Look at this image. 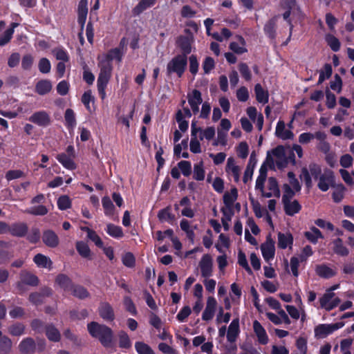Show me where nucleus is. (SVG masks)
Instances as JSON below:
<instances>
[{"instance_id": "nucleus-16", "label": "nucleus", "mask_w": 354, "mask_h": 354, "mask_svg": "<svg viewBox=\"0 0 354 354\" xmlns=\"http://www.w3.org/2000/svg\"><path fill=\"white\" fill-rule=\"evenodd\" d=\"M275 136L282 140L292 139L294 134L291 130L286 127L283 120H279L275 129Z\"/></svg>"}, {"instance_id": "nucleus-37", "label": "nucleus", "mask_w": 354, "mask_h": 354, "mask_svg": "<svg viewBox=\"0 0 354 354\" xmlns=\"http://www.w3.org/2000/svg\"><path fill=\"white\" fill-rule=\"evenodd\" d=\"M178 45L183 52V55L187 56L192 51V39L188 37H180L178 39Z\"/></svg>"}, {"instance_id": "nucleus-26", "label": "nucleus", "mask_w": 354, "mask_h": 354, "mask_svg": "<svg viewBox=\"0 0 354 354\" xmlns=\"http://www.w3.org/2000/svg\"><path fill=\"white\" fill-rule=\"evenodd\" d=\"M99 313L104 320L112 321L114 319L113 310L108 303L101 304L99 308Z\"/></svg>"}, {"instance_id": "nucleus-6", "label": "nucleus", "mask_w": 354, "mask_h": 354, "mask_svg": "<svg viewBox=\"0 0 354 354\" xmlns=\"http://www.w3.org/2000/svg\"><path fill=\"white\" fill-rule=\"evenodd\" d=\"M316 180H317L318 188L322 192H326L334 184L333 171L328 169H324Z\"/></svg>"}, {"instance_id": "nucleus-10", "label": "nucleus", "mask_w": 354, "mask_h": 354, "mask_svg": "<svg viewBox=\"0 0 354 354\" xmlns=\"http://www.w3.org/2000/svg\"><path fill=\"white\" fill-rule=\"evenodd\" d=\"M225 171L227 176L232 178L235 182L239 181L241 168L237 165L234 158L230 157L227 158Z\"/></svg>"}, {"instance_id": "nucleus-42", "label": "nucleus", "mask_w": 354, "mask_h": 354, "mask_svg": "<svg viewBox=\"0 0 354 354\" xmlns=\"http://www.w3.org/2000/svg\"><path fill=\"white\" fill-rule=\"evenodd\" d=\"M76 249L78 252V253L84 258H88L89 259L91 257V250L88 247V245L83 242V241H78L76 243Z\"/></svg>"}, {"instance_id": "nucleus-19", "label": "nucleus", "mask_w": 354, "mask_h": 354, "mask_svg": "<svg viewBox=\"0 0 354 354\" xmlns=\"http://www.w3.org/2000/svg\"><path fill=\"white\" fill-rule=\"evenodd\" d=\"M28 120L39 126H47L50 122L48 115L44 111L35 112Z\"/></svg>"}, {"instance_id": "nucleus-59", "label": "nucleus", "mask_w": 354, "mask_h": 354, "mask_svg": "<svg viewBox=\"0 0 354 354\" xmlns=\"http://www.w3.org/2000/svg\"><path fill=\"white\" fill-rule=\"evenodd\" d=\"M238 263L247 271L248 274H252V271L248 263L245 254L241 251L238 254Z\"/></svg>"}, {"instance_id": "nucleus-25", "label": "nucleus", "mask_w": 354, "mask_h": 354, "mask_svg": "<svg viewBox=\"0 0 354 354\" xmlns=\"http://www.w3.org/2000/svg\"><path fill=\"white\" fill-rule=\"evenodd\" d=\"M53 88L52 83L48 80H41L37 82L35 85V92L40 95H44L48 93Z\"/></svg>"}, {"instance_id": "nucleus-46", "label": "nucleus", "mask_w": 354, "mask_h": 354, "mask_svg": "<svg viewBox=\"0 0 354 354\" xmlns=\"http://www.w3.org/2000/svg\"><path fill=\"white\" fill-rule=\"evenodd\" d=\"M306 237L312 243H317L318 239L322 238V234L319 230L313 227L310 231L305 233Z\"/></svg>"}, {"instance_id": "nucleus-20", "label": "nucleus", "mask_w": 354, "mask_h": 354, "mask_svg": "<svg viewBox=\"0 0 354 354\" xmlns=\"http://www.w3.org/2000/svg\"><path fill=\"white\" fill-rule=\"evenodd\" d=\"M315 272L318 276L326 279L331 278L337 274L336 269L326 264L317 265L315 268Z\"/></svg>"}, {"instance_id": "nucleus-54", "label": "nucleus", "mask_w": 354, "mask_h": 354, "mask_svg": "<svg viewBox=\"0 0 354 354\" xmlns=\"http://www.w3.org/2000/svg\"><path fill=\"white\" fill-rule=\"evenodd\" d=\"M204 129L198 127L196 122L193 121L191 124V136H196L199 140L205 139L203 137Z\"/></svg>"}, {"instance_id": "nucleus-40", "label": "nucleus", "mask_w": 354, "mask_h": 354, "mask_svg": "<svg viewBox=\"0 0 354 354\" xmlns=\"http://www.w3.org/2000/svg\"><path fill=\"white\" fill-rule=\"evenodd\" d=\"M205 171L203 161L194 165L193 177L195 180L198 181L203 180L205 178Z\"/></svg>"}, {"instance_id": "nucleus-27", "label": "nucleus", "mask_w": 354, "mask_h": 354, "mask_svg": "<svg viewBox=\"0 0 354 354\" xmlns=\"http://www.w3.org/2000/svg\"><path fill=\"white\" fill-rule=\"evenodd\" d=\"M19 351L26 354H30L35 351V344L32 338L24 339L19 345Z\"/></svg>"}, {"instance_id": "nucleus-62", "label": "nucleus", "mask_w": 354, "mask_h": 354, "mask_svg": "<svg viewBox=\"0 0 354 354\" xmlns=\"http://www.w3.org/2000/svg\"><path fill=\"white\" fill-rule=\"evenodd\" d=\"M71 205V201L67 196H62L57 200V206L62 210L69 208Z\"/></svg>"}, {"instance_id": "nucleus-39", "label": "nucleus", "mask_w": 354, "mask_h": 354, "mask_svg": "<svg viewBox=\"0 0 354 354\" xmlns=\"http://www.w3.org/2000/svg\"><path fill=\"white\" fill-rule=\"evenodd\" d=\"M238 196V191L236 188H232L230 192H227L223 195V203L225 205L234 206V202Z\"/></svg>"}, {"instance_id": "nucleus-13", "label": "nucleus", "mask_w": 354, "mask_h": 354, "mask_svg": "<svg viewBox=\"0 0 354 354\" xmlns=\"http://www.w3.org/2000/svg\"><path fill=\"white\" fill-rule=\"evenodd\" d=\"M252 328L255 335L257 337L258 342L260 344L266 345L269 342L268 335L266 329L257 320H254L252 323Z\"/></svg>"}, {"instance_id": "nucleus-43", "label": "nucleus", "mask_w": 354, "mask_h": 354, "mask_svg": "<svg viewBox=\"0 0 354 354\" xmlns=\"http://www.w3.org/2000/svg\"><path fill=\"white\" fill-rule=\"evenodd\" d=\"M8 232L13 236H23L27 232V227L24 224L14 225L11 227H9Z\"/></svg>"}, {"instance_id": "nucleus-15", "label": "nucleus", "mask_w": 354, "mask_h": 354, "mask_svg": "<svg viewBox=\"0 0 354 354\" xmlns=\"http://www.w3.org/2000/svg\"><path fill=\"white\" fill-rule=\"evenodd\" d=\"M37 282L38 279L35 275L30 272H22L21 273V280L17 283V286L19 291L24 292L25 291L24 288V284L35 286L37 284Z\"/></svg>"}, {"instance_id": "nucleus-5", "label": "nucleus", "mask_w": 354, "mask_h": 354, "mask_svg": "<svg viewBox=\"0 0 354 354\" xmlns=\"http://www.w3.org/2000/svg\"><path fill=\"white\" fill-rule=\"evenodd\" d=\"M341 300L335 296L334 292H325V293L319 299V307L327 311H330L337 307Z\"/></svg>"}, {"instance_id": "nucleus-2", "label": "nucleus", "mask_w": 354, "mask_h": 354, "mask_svg": "<svg viewBox=\"0 0 354 354\" xmlns=\"http://www.w3.org/2000/svg\"><path fill=\"white\" fill-rule=\"evenodd\" d=\"M87 328L90 335L97 338L104 346L111 345L113 333L110 328L94 322L88 324Z\"/></svg>"}, {"instance_id": "nucleus-29", "label": "nucleus", "mask_w": 354, "mask_h": 354, "mask_svg": "<svg viewBox=\"0 0 354 354\" xmlns=\"http://www.w3.org/2000/svg\"><path fill=\"white\" fill-rule=\"evenodd\" d=\"M42 239L46 245L52 248L56 247L59 243L57 236L51 230L44 232Z\"/></svg>"}, {"instance_id": "nucleus-32", "label": "nucleus", "mask_w": 354, "mask_h": 354, "mask_svg": "<svg viewBox=\"0 0 354 354\" xmlns=\"http://www.w3.org/2000/svg\"><path fill=\"white\" fill-rule=\"evenodd\" d=\"M333 251L338 255L347 256L349 254L348 249L344 246L341 239L338 238L333 241Z\"/></svg>"}, {"instance_id": "nucleus-38", "label": "nucleus", "mask_w": 354, "mask_h": 354, "mask_svg": "<svg viewBox=\"0 0 354 354\" xmlns=\"http://www.w3.org/2000/svg\"><path fill=\"white\" fill-rule=\"evenodd\" d=\"M106 232L109 236L115 239L122 238L124 235L122 230L120 227L111 223L106 225Z\"/></svg>"}, {"instance_id": "nucleus-30", "label": "nucleus", "mask_w": 354, "mask_h": 354, "mask_svg": "<svg viewBox=\"0 0 354 354\" xmlns=\"http://www.w3.org/2000/svg\"><path fill=\"white\" fill-rule=\"evenodd\" d=\"M283 203L284 205L285 212L288 215L292 216L298 213L301 209V205L295 200H290L283 202Z\"/></svg>"}, {"instance_id": "nucleus-55", "label": "nucleus", "mask_w": 354, "mask_h": 354, "mask_svg": "<svg viewBox=\"0 0 354 354\" xmlns=\"http://www.w3.org/2000/svg\"><path fill=\"white\" fill-rule=\"evenodd\" d=\"M135 348L138 354H154L152 349L143 342H136L135 344Z\"/></svg>"}, {"instance_id": "nucleus-34", "label": "nucleus", "mask_w": 354, "mask_h": 354, "mask_svg": "<svg viewBox=\"0 0 354 354\" xmlns=\"http://www.w3.org/2000/svg\"><path fill=\"white\" fill-rule=\"evenodd\" d=\"M33 261L35 264L40 268H50L52 265L51 260L46 256L41 254H37L35 255Z\"/></svg>"}, {"instance_id": "nucleus-56", "label": "nucleus", "mask_w": 354, "mask_h": 354, "mask_svg": "<svg viewBox=\"0 0 354 354\" xmlns=\"http://www.w3.org/2000/svg\"><path fill=\"white\" fill-rule=\"evenodd\" d=\"M178 169L185 176H188L192 173L191 162L187 160H182L178 163Z\"/></svg>"}, {"instance_id": "nucleus-23", "label": "nucleus", "mask_w": 354, "mask_h": 354, "mask_svg": "<svg viewBox=\"0 0 354 354\" xmlns=\"http://www.w3.org/2000/svg\"><path fill=\"white\" fill-rule=\"evenodd\" d=\"M278 247L281 249H286L289 248L291 249L292 243H293V237L292 234L289 232L278 233Z\"/></svg>"}, {"instance_id": "nucleus-31", "label": "nucleus", "mask_w": 354, "mask_h": 354, "mask_svg": "<svg viewBox=\"0 0 354 354\" xmlns=\"http://www.w3.org/2000/svg\"><path fill=\"white\" fill-rule=\"evenodd\" d=\"M254 93L257 100L261 104H266L268 102L269 94L267 90L263 88L260 84L254 86Z\"/></svg>"}, {"instance_id": "nucleus-7", "label": "nucleus", "mask_w": 354, "mask_h": 354, "mask_svg": "<svg viewBox=\"0 0 354 354\" xmlns=\"http://www.w3.org/2000/svg\"><path fill=\"white\" fill-rule=\"evenodd\" d=\"M343 326L344 323L342 322L330 324H319L315 328V336L317 338H325L334 331L342 328Z\"/></svg>"}, {"instance_id": "nucleus-60", "label": "nucleus", "mask_w": 354, "mask_h": 354, "mask_svg": "<svg viewBox=\"0 0 354 354\" xmlns=\"http://www.w3.org/2000/svg\"><path fill=\"white\" fill-rule=\"evenodd\" d=\"M38 68L41 73H48L51 69L50 61L46 58H41L38 63Z\"/></svg>"}, {"instance_id": "nucleus-35", "label": "nucleus", "mask_w": 354, "mask_h": 354, "mask_svg": "<svg viewBox=\"0 0 354 354\" xmlns=\"http://www.w3.org/2000/svg\"><path fill=\"white\" fill-rule=\"evenodd\" d=\"M267 176V167L266 165H262L259 169V174L256 180L255 188L260 191L264 187L263 185Z\"/></svg>"}, {"instance_id": "nucleus-8", "label": "nucleus", "mask_w": 354, "mask_h": 354, "mask_svg": "<svg viewBox=\"0 0 354 354\" xmlns=\"http://www.w3.org/2000/svg\"><path fill=\"white\" fill-rule=\"evenodd\" d=\"M261 192L262 196L266 198H279L280 191L276 179L272 177L269 178L266 187H263Z\"/></svg>"}, {"instance_id": "nucleus-22", "label": "nucleus", "mask_w": 354, "mask_h": 354, "mask_svg": "<svg viewBox=\"0 0 354 354\" xmlns=\"http://www.w3.org/2000/svg\"><path fill=\"white\" fill-rule=\"evenodd\" d=\"M11 243L0 241V263H3L13 257L10 251Z\"/></svg>"}, {"instance_id": "nucleus-57", "label": "nucleus", "mask_w": 354, "mask_h": 354, "mask_svg": "<svg viewBox=\"0 0 354 354\" xmlns=\"http://www.w3.org/2000/svg\"><path fill=\"white\" fill-rule=\"evenodd\" d=\"M283 194L282 196V201H288L292 198L294 196L295 192L297 191H295L294 189L291 188L289 185L284 184L283 187Z\"/></svg>"}, {"instance_id": "nucleus-28", "label": "nucleus", "mask_w": 354, "mask_h": 354, "mask_svg": "<svg viewBox=\"0 0 354 354\" xmlns=\"http://www.w3.org/2000/svg\"><path fill=\"white\" fill-rule=\"evenodd\" d=\"M156 3V0H140L133 8L132 12L134 15H139L147 9L152 7Z\"/></svg>"}, {"instance_id": "nucleus-11", "label": "nucleus", "mask_w": 354, "mask_h": 354, "mask_svg": "<svg viewBox=\"0 0 354 354\" xmlns=\"http://www.w3.org/2000/svg\"><path fill=\"white\" fill-rule=\"evenodd\" d=\"M261 250L264 260L269 262L272 260L274 257V242L270 238H267L266 241L261 245Z\"/></svg>"}, {"instance_id": "nucleus-53", "label": "nucleus", "mask_w": 354, "mask_h": 354, "mask_svg": "<svg viewBox=\"0 0 354 354\" xmlns=\"http://www.w3.org/2000/svg\"><path fill=\"white\" fill-rule=\"evenodd\" d=\"M82 102L86 106V109L89 111H92V107L91 104H93L94 102V97L91 95V92L90 91H86L82 97Z\"/></svg>"}, {"instance_id": "nucleus-1", "label": "nucleus", "mask_w": 354, "mask_h": 354, "mask_svg": "<svg viewBox=\"0 0 354 354\" xmlns=\"http://www.w3.org/2000/svg\"><path fill=\"white\" fill-rule=\"evenodd\" d=\"M267 161L280 169L286 167L289 162L295 163L294 154L283 146H278L273 149L268 155Z\"/></svg>"}, {"instance_id": "nucleus-63", "label": "nucleus", "mask_w": 354, "mask_h": 354, "mask_svg": "<svg viewBox=\"0 0 354 354\" xmlns=\"http://www.w3.org/2000/svg\"><path fill=\"white\" fill-rule=\"evenodd\" d=\"M53 53L57 59L62 62H67L68 60V53L65 50L61 48H57L53 50Z\"/></svg>"}, {"instance_id": "nucleus-4", "label": "nucleus", "mask_w": 354, "mask_h": 354, "mask_svg": "<svg viewBox=\"0 0 354 354\" xmlns=\"http://www.w3.org/2000/svg\"><path fill=\"white\" fill-rule=\"evenodd\" d=\"M187 64V56L178 55L174 57L167 66V73L171 74L175 73L178 77H181L186 68Z\"/></svg>"}, {"instance_id": "nucleus-64", "label": "nucleus", "mask_w": 354, "mask_h": 354, "mask_svg": "<svg viewBox=\"0 0 354 354\" xmlns=\"http://www.w3.org/2000/svg\"><path fill=\"white\" fill-rule=\"evenodd\" d=\"M190 151L194 153L201 152L200 140L196 136H191L190 140Z\"/></svg>"}, {"instance_id": "nucleus-21", "label": "nucleus", "mask_w": 354, "mask_h": 354, "mask_svg": "<svg viewBox=\"0 0 354 354\" xmlns=\"http://www.w3.org/2000/svg\"><path fill=\"white\" fill-rule=\"evenodd\" d=\"M240 333L239 329V319L238 318L234 319L230 323L227 333V339L230 342H234L236 341L239 334Z\"/></svg>"}, {"instance_id": "nucleus-49", "label": "nucleus", "mask_w": 354, "mask_h": 354, "mask_svg": "<svg viewBox=\"0 0 354 354\" xmlns=\"http://www.w3.org/2000/svg\"><path fill=\"white\" fill-rule=\"evenodd\" d=\"M12 347L11 340L6 336H2L0 338V352L8 353Z\"/></svg>"}, {"instance_id": "nucleus-51", "label": "nucleus", "mask_w": 354, "mask_h": 354, "mask_svg": "<svg viewBox=\"0 0 354 354\" xmlns=\"http://www.w3.org/2000/svg\"><path fill=\"white\" fill-rule=\"evenodd\" d=\"M346 188L344 185H339L333 193V199L335 203H339L344 198Z\"/></svg>"}, {"instance_id": "nucleus-48", "label": "nucleus", "mask_w": 354, "mask_h": 354, "mask_svg": "<svg viewBox=\"0 0 354 354\" xmlns=\"http://www.w3.org/2000/svg\"><path fill=\"white\" fill-rule=\"evenodd\" d=\"M46 336L50 341L58 342L60 339L59 332L57 328L52 326H48L46 328Z\"/></svg>"}, {"instance_id": "nucleus-44", "label": "nucleus", "mask_w": 354, "mask_h": 354, "mask_svg": "<svg viewBox=\"0 0 354 354\" xmlns=\"http://www.w3.org/2000/svg\"><path fill=\"white\" fill-rule=\"evenodd\" d=\"M25 326L23 324L15 323L8 328V333L12 336H21L24 334Z\"/></svg>"}, {"instance_id": "nucleus-36", "label": "nucleus", "mask_w": 354, "mask_h": 354, "mask_svg": "<svg viewBox=\"0 0 354 354\" xmlns=\"http://www.w3.org/2000/svg\"><path fill=\"white\" fill-rule=\"evenodd\" d=\"M230 245V239L228 236L223 234H221L218 236V243L215 247L217 250L222 254L225 253V249L228 248Z\"/></svg>"}, {"instance_id": "nucleus-3", "label": "nucleus", "mask_w": 354, "mask_h": 354, "mask_svg": "<svg viewBox=\"0 0 354 354\" xmlns=\"http://www.w3.org/2000/svg\"><path fill=\"white\" fill-rule=\"evenodd\" d=\"M99 67L100 71L97 81V89L100 97L104 99L106 96L105 88L111 75L112 66L107 59H100Z\"/></svg>"}, {"instance_id": "nucleus-58", "label": "nucleus", "mask_w": 354, "mask_h": 354, "mask_svg": "<svg viewBox=\"0 0 354 354\" xmlns=\"http://www.w3.org/2000/svg\"><path fill=\"white\" fill-rule=\"evenodd\" d=\"M122 261L125 266L128 268H133L135 266L136 259L132 253L126 252L122 257Z\"/></svg>"}, {"instance_id": "nucleus-33", "label": "nucleus", "mask_w": 354, "mask_h": 354, "mask_svg": "<svg viewBox=\"0 0 354 354\" xmlns=\"http://www.w3.org/2000/svg\"><path fill=\"white\" fill-rule=\"evenodd\" d=\"M238 38V42H232L230 45V49L237 53V54H242L243 53H245L247 51V49L245 48V40L242 37H237Z\"/></svg>"}, {"instance_id": "nucleus-41", "label": "nucleus", "mask_w": 354, "mask_h": 354, "mask_svg": "<svg viewBox=\"0 0 354 354\" xmlns=\"http://www.w3.org/2000/svg\"><path fill=\"white\" fill-rule=\"evenodd\" d=\"M64 118L66 126L72 131H73L76 126V120L74 111L71 109H66Z\"/></svg>"}, {"instance_id": "nucleus-61", "label": "nucleus", "mask_w": 354, "mask_h": 354, "mask_svg": "<svg viewBox=\"0 0 354 354\" xmlns=\"http://www.w3.org/2000/svg\"><path fill=\"white\" fill-rule=\"evenodd\" d=\"M332 74V67L330 64H326L323 70L319 73L318 83H322L326 79L330 77Z\"/></svg>"}, {"instance_id": "nucleus-50", "label": "nucleus", "mask_w": 354, "mask_h": 354, "mask_svg": "<svg viewBox=\"0 0 354 354\" xmlns=\"http://www.w3.org/2000/svg\"><path fill=\"white\" fill-rule=\"evenodd\" d=\"M122 57V54L118 48H115L111 50L107 55H102L100 57V59H107L110 62L113 59H116L118 61H120Z\"/></svg>"}, {"instance_id": "nucleus-12", "label": "nucleus", "mask_w": 354, "mask_h": 354, "mask_svg": "<svg viewBox=\"0 0 354 354\" xmlns=\"http://www.w3.org/2000/svg\"><path fill=\"white\" fill-rule=\"evenodd\" d=\"M187 100L192 112L194 114L198 113L199 106L203 102L201 92L196 89L193 90L188 93Z\"/></svg>"}, {"instance_id": "nucleus-18", "label": "nucleus", "mask_w": 354, "mask_h": 354, "mask_svg": "<svg viewBox=\"0 0 354 354\" xmlns=\"http://www.w3.org/2000/svg\"><path fill=\"white\" fill-rule=\"evenodd\" d=\"M88 14V0H80L77 6V21L83 28Z\"/></svg>"}, {"instance_id": "nucleus-47", "label": "nucleus", "mask_w": 354, "mask_h": 354, "mask_svg": "<svg viewBox=\"0 0 354 354\" xmlns=\"http://www.w3.org/2000/svg\"><path fill=\"white\" fill-rule=\"evenodd\" d=\"M326 41L328 44V45L330 47V48L335 51L337 52L340 48V42L337 38H336L335 36L328 34L326 35Z\"/></svg>"}, {"instance_id": "nucleus-45", "label": "nucleus", "mask_w": 354, "mask_h": 354, "mask_svg": "<svg viewBox=\"0 0 354 354\" xmlns=\"http://www.w3.org/2000/svg\"><path fill=\"white\" fill-rule=\"evenodd\" d=\"M56 283L64 290H69L72 288L70 279L64 274H59L56 278Z\"/></svg>"}, {"instance_id": "nucleus-52", "label": "nucleus", "mask_w": 354, "mask_h": 354, "mask_svg": "<svg viewBox=\"0 0 354 354\" xmlns=\"http://www.w3.org/2000/svg\"><path fill=\"white\" fill-rule=\"evenodd\" d=\"M103 208L106 215L111 216L113 214L114 206L111 199L105 196L102 200Z\"/></svg>"}, {"instance_id": "nucleus-24", "label": "nucleus", "mask_w": 354, "mask_h": 354, "mask_svg": "<svg viewBox=\"0 0 354 354\" xmlns=\"http://www.w3.org/2000/svg\"><path fill=\"white\" fill-rule=\"evenodd\" d=\"M74 156L67 155L65 153L58 154L57 156V160L67 169L73 170L76 168V165L73 161Z\"/></svg>"}, {"instance_id": "nucleus-14", "label": "nucleus", "mask_w": 354, "mask_h": 354, "mask_svg": "<svg viewBox=\"0 0 354 354\" xmlns=\"http://www.w3.org/2000/svg\"><path fill=\"white\" fill-rule=\"evenodd\" d=\"M217 301L213 297H209L207 300L205 308L202 315V319L204 321H209L214 316Z\"/></svg>"}, {"instance_id": "nucleus-9", "label": "nucleus", "mask_w": 354, "mask_h": 354, "mask_svg": "<svg viewBox=\"0 0 354 354\" xmlns=\"http://www.w3.org/2000/svg\"><path fill=\"white\" fill-rule=\"evenodd\" d=\"M199 268L203 277L208 278L212 275L213 260L210 255L205 254L202 257L199 262Z\"/></svg>"}, {"instance_id": "nucleus-17", "label": "nucleus", "mask_w": 354, "mask_h": 354, "mask_svg": "<svg viewBox=\"0 0 354 354\" xmlns=\"http://www.w3.org/2000/svg\"><path fill=\"white\" fill-rule=\"evenodd\" d=\"M281 7L284 10H287L283 14V19L285 20L288 21V23H289V24L290 26V35H289V37H288V40H289L290 38V35H291L292 28H293L292 25L291 24L290 21L289 20V17L290 15L291 11H292V10H294L295 9V7H296L295 0H281Z\"/></svg>"}]
</instances>
